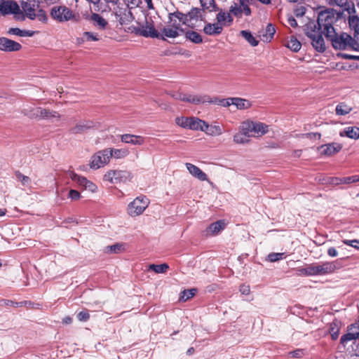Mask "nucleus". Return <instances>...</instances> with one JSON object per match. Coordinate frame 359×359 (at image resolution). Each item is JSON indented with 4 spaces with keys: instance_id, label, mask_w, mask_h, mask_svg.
<instances>
[{
    "instance_id": "bb28decb",
    "label": "nucleus",
    "mask_w": 359,
    "mask_h": 359,
    "mask_svg": "<svg viewBox=\"0 0 359 359\" xmlns=\"http://www.w3.org/2000/svg\"><path fill=\"white\" fill-rule=\"evenodd\" d=\"M348 25L351 29L354 31L353 36L356 41L359 42V18L356 15H350L348 17Z\"/></svg>"
},
{
    "instance_id": "0e129e2a",
    "label": "nucleus",
    "mask_w": 359,
    "mask_h": 359,
    "mask_svg": "<svg viewBox=\"0 0 359 359\" xmlns=\"http://www.w3.org/2000/svg\"><path fill=\"white\" fill-rule=\"evenodd\" d=\"M68 197L72 200H79L81 197L80 193L74 189H71L69 191Z\"/></svg>"
},
{
    "instance_id": "cd10ccee",
    "label": "nucleus",
    "mask_w": 359,
    "mask_h": 359,
    "mask_svg": "<svg viewBox=\"0 0 359 359\" xmlns=\"http://www.w3.org/2000/svg\"><path fill=\"white\" fill-rule=\"evenodd\" d=\"M253 121L247 120L245 121H243L241 123V126H239V130H241V131L243 132L244 134L248 135V137H253Z\"/></svg>"
},
{
    "instance_id": "2f4dec72",
    "label": "nucleus",
    "mask_w": 359,
    "mask_h": 359,
    "mask_svg": "<svg viewBox=\"0 0 359 359\" xmlns=\"http://www.w3.org/2000/svg\"><path fill=\"white\" fill-rule=\"evenodd\" d=\"M203 132L212 136H218L222 134L223 131L219 126H210L208 123H205Z\"/></svg>"
},
{
    "instance_id": "338daca9",
    "label": "nucleus",
    "mask_w": 359,
    "mask_h": 359,
    "mask_svg": "<svg viewBox=\"0 0 359 359\" xmlns=\"http://www.w3.org/2000/svg\"><path fill=\"white\" fill-rule=\"evenodd\" d=\"M343 243L359 250V240H344Z\"/></svg>"
},
{
    "instance_id": "13d9d810",
    "label": "nucleus",
    "mask_w": 359,
    "mask_h": 359,
    "mask_svg": "<svg viewBox=\"0 0 359 359\" xmlns=\"http://www.w3.org/2000/svg\"><path fill=\"white\" fill-rule=\"evenodd\" d=\"M123 249V245L121 244H115L112 245L107 246L106 248V252L107 253H118Z\"/></svg>"
},
{
    "instance_id": "79ce46f5",
    "label": "nucleus",
    "mask_w": 359,
    "mask_h": 359,
    "mask_svg": "<svg viewBox=\"0 0 359 359\" xmlns=\"http://www.w3.org/2000/svg\"><path fill=\"white\" fill-rule=\"evenodd\" d=\"M241 35L252 46H257L259 43L257 41L251 34L250 32L243 30L241 32Z\"/></svg>"
},
{
    "instance_id": "58836bf2",
    "label": "nucleus",
    "mask_w": 359,
    "mask_h": 359,
    "mask_svg": "<svg viewBox=\"0 0 359 359\" xmlns=\"http://www.w3.org/2000/svg\"><path fill=\"white\" fill-rule=\"evenodd\" d=\"M203 10H209L210 12L219 11L215 0H200Z\"/></svg>"
},
{
    "instance_id": "6e6d98bb",
    "label": "nucleus",
    "mask_w": 359,
    "mask_h": 359,
    "mask_svg": "<svg viewBox=\"0 0 359 359\" xmlns=\"http://www.w3.org/2000/svg\"><path fill=\"white\" fill-rule=\"evenodd\" d=\"M103 180L104 181H107V182H109L111 183H114L116 184V174H115V170H110L109 171H107L104 177H103Z\"/></svg>"
},
{
    "instance_id": "37998d69",
    "label": "nucleus",
    "mask_w": 359,
    "mask_h": 359,
    "mask_svg": "<svg viewBox=\"0 0 359 359\" xmlns=\"http://www.w3.org/2000/svg\"><path fill=\"white\" fill-rule=\"evenodd\" d=\"M287 47L294 52H298L302 44L296 38L292 36L287 43Z\"/></svg>"
},
{
    "instance_id": "c85d7f7f",
    "label": "nucleus",
    "mask_w": 359,
    "mask_h": 359,
    "mask_svg": "<svg viewBox=\"0 0 359 359\" xmlns=\"http://www.w3.org/2000/svg\"><path fill=\"white\" fill-rule=\"evenodd\" d=\"M93 126V123L92 122L86 121L76 124L74 127L71 128L70 131L74 134L81 133L86 130L91 128Z\"/></svg>"
},
{
    "instance_id": "6ab92c4d",
    "label": "nucleus",
    "mask_w": 359,
    "mask_h": 359,
    "mask_svg": "<svg viewBox=\"0 0 359 359\" xmlns=\"http://www.w3.org/2000/svg\"><path fill=\"white\" fill-rule=\"evenodd\" d=\"M199 95H191L177 93L172 95V97L175 100H179L183 102H187L194 104H199Z\"/></svg>"
},
{
    "instance_id": "a211bd4d",
    "label": "nucleus",
    "mask_w": 359,
    "mask_h": 359,
    "mask_svg": "<svg viewBox=\"0 0 359 359\" xmlns=\"http://www.w3.org/2000/svg\"><path fill=\"white\" fill-rule=\"evenodd\" d=\"M341 149V145L337 143H331L323 145L319 148L320 152L326 156H332Z\"/></svg>"
},
{
    "instance_id": "de8ad7c7",
    "label": "nucleus",
    "mask_w": 359,
    "mask_h": 359,
    "mask_svg": "<svg viewBox=\"0 0 359 359\" xmlns=\"http://www.w3.org/2000/svg\"><path fill=\"white\" fill-rule=\"evenodd\" d=\"M168 22L170 24L169 26L170 27L176 28L178 32L184 33V29L181 27L180 22L179 21L177 22V20L174 16H172L171 13L168 14Z\"/></svg>"
},
{
    "instance_id": "72a5a7b5",
    "label": "nucleus",
    "mask_w": 359,
    "mask_h": 359,
    "mask_svg": "<svg viewBox=\"0 0 359 359\" xmlns=\"http://www.w3.org/2000/svg\"><path fill=\"white\" fill-rule=\"evenodd\" d=\"M352 111V107L344 102H341L336 106V114L339 116H345Z\"/></svg>"
},
{
    "instance_id": "4468645a",
    "label": "nucleus",
    "mask_w": 359,
    "mask_h": 359,
    "mask_svg": "<svg viewBox=\"0 0 359 359\" xmlns=\"http://www.w3.org/2000/svg\"><path fill=\"white\" fill-rule=\"evenodd\" d=\"M355 330V331H353V332H348L346 334H344L341 337V343L346 346V344L351 341H354L353 344L356 346L357 339L359 341V324L356 323L354 325H352L351 330Z\"/></svg>"
},
{
    "instance_id": "603ef678",
    "label": "nucleus",
    "mask_w": 359,
    "mask_h": 359,
    "mask_svg": "<svg viewBox=\"0 0 359 359\" xmlns=\"http://www.w3.org/2000/svg\"><path fill=\"white\" fill-rule=\"evenodd\" d=\"M276 33V29L271 24H269L266 28V34L264 35L266 41H270Z\"/></svg>"
},
{
    "instance_id": "c9c22d12",
    "label": "nucleus",
    "mask_w": 359,
    "mask_h": 359,
    "mask_svg": "<svg viewBox=\"0 0 359 359\" xmlns=\"http://www.w3.org/2000/svg\"><path fill=\"white\" fill-rule=\"evenodd\" d=\"M53 118L59 119L60 114L55 111L43 108V110L41 111V119L51 120Z\"/></svg>"
},
{
    "instance_id": "c03bdc74",
    "label": "nucleus",
    "mask_w": 359,
    "mask_h": 359,
    "mask_svg": "<svg viewBox=\"0 0 359 359\" xmlns=\"http://www.w3.org/2000/svg\"><path fill=\"white\" fill-rule=\"evenodd\" d=\"M69 177L74 182H77L80 186L85 187L88 182V180L82 176H79L74 172H69Z\"/></svg>"
},
{
    "instance_id": "09e8293b",
    "label": "nucleus",
    "mask_w": 359,
    "mask_h": 359,
    "mask_svg": "<svg viewBox=\"0 0 359 359\" xmlns=\"http://www.w3.org/2000/svg\"><path fill=\"white\" fill-rule=\"evenodd\" d=\"M230 14L233 15L236 18H241L243 15V11L242 8L238 4L233 3L229 8Z\"/></svg>"
},
{
    "instance_id": "69168bd1",
    "label": "nucleus",
    "mask_w": 359,
    "mask_h": 359,
    "mask_svg": "<svg viewBox=\"0 0 359 359\" xmlns=\"http://www.w3.org/2000/svg\"><path fill=\"white\" fill-rule=\"evenodd\" d=\"M89 318L90 315L87 311H82L77 314V318L80 321H87Z\"/></svg>"
},
{
    "instance_id": "e433bc0d",
    "label": "nucleus",
    "mask_w": 359,
    "mask_h": 359,
    "mask_svg": "<svg viewBox=\"0 0 359 359\" xmlns=\"http://www.w3.org/2000/svg\"><path fill=\"white\" fill-rule=\"evenodd\" d=\"M187 16H188L189 24L192 20H198V19L202 20L201 11L198 8H192L190 11L187 13Z\"/></svg>"
},
{
    "instance_id": "1a4fd4ad",
    "label": "nucleus",
    "mask_w": 359,
    "mask_h": 359,
    "mask_svg": "<svg viewBox=\"0 0 359 359\" xmlns=\"http://www.w3.org/2000/svg\"><path fill=\"white\" fill-rule=\"evenodd\" d=\"M318 276H325L332 273L337 269L335 262H324L315 263Z\"/></svg>"
},
{
    "instance_id": "0eeeda50",
    "label": "nucleus",
    "mask_w": 359,
    "mask_h": 359,
    "mask_svg": "<svg viewBox=\"0 0 359 359\" xmlns=\"http://www.w3.org/2000/svg\"><path fill=\"white\" fill-rule=\"evenodd\" d=\"M135 32L144 37L157 38L160 37V33L155 29L153 22L147 21L138 27H135Z\"/></svg>"
},
{
    "instance_id": "a18cd8bd",
    "label": "nucleus",
    "mask_w": 359,
    "mask_h": 359,
    "mask_svg": "<svg viewBox=\"0 0 359 359\" xmlns=\"http://www.w3.org/2000/svg\"><path fill=\"white\" fill-rule=\"evenodd\" d=\"M43 110L41 107L33 108L30 110L25 109V114L32 118H39L41 119V111Z\"/></svg>"
},
{
    "instance_id": "393cba45",
    "label": "nucleus",
    "mask_w": 359,
    "mask_h": 359,
    "mask_svg": "<svg viewBox=\"0 0 359 359\" xmlns=\"http://www.w3.org/2000/svg\"><path fill=\"white\" fill-rule=\"evenodd\" d=\"M341 137H347L351 139L357 140L359 138V128L356 126H348L339 132Z\"/></svg>"
},
{
    "instance_id": "4c0bfd02",
    "label": "nucleus",
    "mask_w": 359,
    "mask_h": 359,
    "mask_svg": "<svg viewBox=\"0 0 359 359\" xmlns=\"http://www.w3.org/2000/svg\"><path fill=\"white\" fill-rule=\"evenodd\" d=\"M233 142L236 144H246L250 142V137H248L245 134L243 133L241 130H239L238 133H236L233 137Z\"/></svg>"
},
{
    "instance_id": "f704fd0d",
    "label": "nucleus",
    "mask_w": 359,
    "mask_h": 359,
    "mask_svg": "<svg viewBox=\"0 0 359 359\" xmlns=\"http://www.w3.org/2000/svg\"><path fill=\"white\" fill-rule=\"evenodd\" d=\"M109 149L110 158L114 157L116 159L123 158L128 154V151L127 149Z\"/></svg>"
},
{
    "instance_id": "423d86ee",
    "label": "nucleus",
    "mask_w": 359,
    "mask_h": 359,
    "mask_svg": "<svg viewBox=\"0 0 359 359\" xmlns=\"http://www.w3.org/2000/svg\"><path fill=\"white\" fill-rule=\"evenodd\" d=\"M149 205V200L145 196H139L129 203L128 206V213L135 217L141 215Z\"/></svg>"
},
{
    "instance_id": "39448f33",
    "label": "nucleus",
    "mask_w": 359,
    "mask_h": 359,
    "mask_svg": "<svg viewBox=\"0 0 359 359\" xmlns=\"http://www.w3.org/2000/svg\"><path fill=\"white\" fill-rule=\"evenodd\" d=\"M110 155L109 149L97 151L90 157L89 162L90 168L93 170L103 168L109 163Z\"/></svg>"
},
{
    "instance_id": "ea45409f",
    "label": "nucleus",
    "mask_w": 359,
    "mask_h": 359,
    "mask_svg": "<svg viewBox=\"0 0 359 359\" xmlns=\"http://www.w3.org/2000/svg\"><path fill=\"white\" fill-rule=\"evenodd\" d=\"M339 325L337 322H332L329 325L328 332L330 334L332 339L336 340L339 334Z\"/></svg>"
},
{
    "instance_id": "a19ab883",
    "label": "nucleus",
    "mask_w": 359,
    "mask_h": 359,
    "mask_svg": "<svg viewBox=\"0 0 359 359\" xmlns=\"http://www.w3.org/2000/svg\"><path fill=\"white\" fill-rule=\"evenodd\" d=\"M186 38L194 43H201L203 42L202 36L196 32L188 31L185 33Z\"/></svg>"
},
{
    "instance_id": "c756f323",
    "label": "nucleus",
    "mask_w": 359,
    "mask_h": 359,
    "mask_svg": "<svg viewBox=\"0 0 359 359\" xmlns=\"http://www.w3.org/2000/svg\"><path fill=\"white\" fill-rule=\"evenodd\" d=\"M298 271L301 275L306 276H317L316 268L315 263L307 264L304 268L298 269Z\"/></svg>"
},
{
    "instance_id": "49530a36",
    "label": "nucleus",
    "mask_w": 359,
    "mask_h": 359,
    "mask_svg": "<svg viewBox=\"0 0 359 359\" xmlns=\"http://www.w3.org/2000/svg\"><path fill=\"white\" fill-rule=\"evenodd\" d=\"M171 15L174 16L180 22H182V25H190L188 16H187V13L184 14L182 12L176 11L171 13Z\"/></svg>"
},
{
    "instance_id": "680f3d73",
    "label": "nucleus",
    "mask_w": 359,
    "mask_h": 359,
    "mask_svg": "<svg viewBox=\"0 0 359 359\" xmlns=\"http://www.w3.org/2000/svg\"><path fill=\"white\" fill-rule=\"evenodd\" d=\"M306 353V351L304 349H297L293 351H290L289 355L292 358H300L303 357Z\"/></svg>"
},
{
    "instance_id": "dca6fc26",
    "label": "nucleus",
    "mask_w": 359,
    "mask_h": 359,
    "mask_svg": "<svg viewBox=\"0 0 359 359\" xmlns=\"http://www.w3.org/2000/svg\"><path fill=\"white\" fill-rule=\"evenodd\" d=\"M218 13L216 15L217 22L220 24L222 27L229 25L233 22V18L229 12H226L219 8Z\"/></svg>"
},
{
    "instance_id": "f3484780",
    "label": "nucleus",
    "mask_w": 359,
    "mask_h": 359,
    "mask_svg": "<svg viewBox=\"0 0 359 359\" xmlns=\"http://www.w3.org/2000/svg\"><path fill=\"white\" fill-rule=\"evenodd\" d=\"M225 222L223 220H219L210 224L205 231L206 236H214L219 233L225 228Z\"/></svg>"
},
{
    "instance_id": "2eb2a0df",
    "label": "nucleus",
    "mask_w": 359,
    "mask_h": 359,
    "mask_svg": "<svg viewBox=\"0 0 359 359\" xmlns=\"http://www.w3.org/2000/svg\"><path fill=\"white\" fill-rule=\"evenodd\" d=\"M185 166L189 173L194 177L197 178L198 180L201 181H208V178L207 175L203 172L196 165L190 163H185Z\"/></svg>"
},
{
    "instance_id": "5701e85b",
    "label": "nucleus",
    "mask_w": 359,
    "mask_h": 359,
    "mask_svg": "<svg viewBox=\"0 0 359 359\" xmlns=\"http://www.w3.org/2000/svg\"><path fill=\"white\" fill-rule=\"evenodd\" d=\"M253 137H261L269 131V126L264 123L253 121Z\"/></svg>"
},
{
    "instance_id": "8fccbe9b",
    "label": "nucleus",
    "mask_w": 359,
    "mask_h": 359,
    "mask_svg": "<svg viewBox=\"0 0 359 359\" xmlns=\"http://www.w3.org/2000/svg\"><path fill=\"white\" fill-rule=\"evenodd\" d=\"M169 268L168 265L165 263L161 264H151L149 269L154 271L156 273H165Z\"/></svg>"
},
{
    "instance_id": "e2e57ef3",
    "label": "nucleus",
    "mask_w": 359,
    "mask_h": 359,
    "mask_svg": "<svg viewBox=\"0 0 359 359\" xmlns=\"http://www.w3.org/2000/svg\"><path fill=\"white\" fill-rule=\"evenodd\" d=\"M306 8L304 6H298L294 10V13L296 17H302L306 13Z\"/></svg>"
},
{
    "instance_id": "774afa93",
    "label": "nucleus",
    "mask_w": 359,
    "mask_h": 359,
    "mask_svg": "<svg viewBox=\"0 0 359 359\" xmlns=\"http://www.w3.org/2000/svg\"><path fill=\"white\" fill-rule=\"evenodd\" d=\"M36 18H37L39 21L43 22L47 20L46 13L42 9L38 11L37 13H36Z\"/></svg>"
},
{
    "instance_id": "052dcab7",
    "label": "nucleus",
    "mask_w": 359,
    "mask_h": 359,
    "mask_svg": "<svg viewBox=\"0 0 359 359\" xmlns=\"http://www.w3.org/2000/svg\"><path fill=\"white\" fill-rule=\"evenodd\" d=\"M83 40L96 41L99 40V38L97 34H95L93 32H86L83 33Z\"/></svg>"
},
{
    "instance_id": "3c124183",
    "label": "nucleus",
    "mask_w": 359,
    "mask_h": 359,
    "mask_svg": "<svg viewBox=\"0 0 359 359\" xmlns=\"http://www.w3.org/2000/svg\"><path fill=\"white\" fill-rule=\"evenodd\" d=\"M196 292V289L185 290L181 292L180 299L186 302L193 297Z\"/></svg>"
},
{
    "instance_id": "9b49d317",
    "label": "nucleus",
    "mask_w": 359,
    "mask_h": 359,
    "mask_svg": "<svg viewBox=\"0 0 359 359\" xmlns=\"http://www.w3.org/2000/svg\"><path fill=\"white\" fill-rule=\"evenodd\" d=\"M22 48L20 43L6 37L0 38V50L4 52L18 51Z\"/></svg>"
},
{
    "instance_id": "f257e3e1",
    "label": "nucleus",
    "mask_w": 359,
    "mask_h": 359,
    "mask_svg": "<svg viewBox=\"0 0 359 359\" xmlns=\"http://www.w3.org/2000/svg\"><path fill=\"white\" fill-rule=\"evenodd\" d=\"M326 38L331 41L332 45L334 49L359 50V43L356 41L355 39H353L351 35L345 32L337 34L334 30V33L331 34V36H327Z\"/></svg>"
},
{
    "instance_id": "7ed1b4c3",
    "label": "nucleus",
    "mask_w": 359,
    "mask_h": 359,
    "mask_svg": "<svg viewBox=\"0 0 359 359\" xmlns=\"http://www.w3.org/2000/svg\"><path fill=\"white\" fill-rule=\"evenodd\" d=\"M316 25L313 23H308L305 29L306 35L311 39L313 47L320 53L325 50V44L323 38V32L315 29Z\"/></svg>"
},
{
    "instance_id": "4be33fe9",
    "label": "nucleus",
    "mask_w": 359,
    "mask_h": 359,
    "mask_svg": "<svg viewBox=\"0 0 359 359\" xmlns=\"http://www.w3.org/2000/svg\"><path fill=\"white\" fill-rule=\"evenodd\" d=\"M229 100L231 101L230 106L234 105L239 110L249 109L252 105L249 100L241 97H231Z\"/></svg>"
},
{
    "instance_id": "f8f14e48",
    "label": "nucleus",
    "mask_w": 359,
    "mask_h": 359,
    "mask_svg": "<svg viewBox=\"0 0 359 359\" xmlns=\"http://www.w3.org/2000/svg\"><path fill=\"white\" fill-rule=\"evenodd\" d=\"M20 11V7L16 2L5 1L0 0V13L7 15L10 13L16 14Z\"/></svg>"
},
{
    "instance_id": "6e6552de",
    "label": "nucleus",
    "mask_w": 359,
    "mask_h": 359,
    "mask_svg": "<svg viewBox=\"0 0 359 359\" xmlns=\"http://www.w3.org/2000/svg\"><path fill=\"white\" fill-rule=\"evenodd\" d=\"M40 0H20V4L26 16L30 20L36 18V11L39 8Z\"/></svg>"
},
{
    "instance_id": "4d7b16f0",
    "label": "nucleus",
    "mask_w": 359,
    "mask_h": 359,
    "mask_svg": "<svg viewBox=\"0 0 359 359\" xmlns=\"http://www.w3.org/2000/svg\"><path fill=\"white\" fill-rule=\"evenodd\" d=\"M189 121L190 118H186V117H177L175 119L176 123L182 128H189Z\"/></svg>"
},
{
    "instance_id": "a878e982",
    "label": "nucleus",
    "mask_w": 359,
    "mask_h": 359,
    "mask_svg": "<svg viewBox=\"0 0 359 359\" xmlns=\"http://www.w3.org/2000/svg\"><path fill=\"white\" fill-rule=\"evenodd\" d=\"M116 174V184L117 183H126L130 182L133 178V175L130 172L127 170H115Z\"/></svg>"
},
{
    "instance_id": "412c9836",
    "label": "nucleus",
    "mask_w": 359,
    "mask_h": 359,
    "mask_svg": "<svg viewBox=\"0 0 359 359\" xmlns=\"http://www.w3.org/2000/svg\"><path fill=\"white\" fill-rule=\"evenodd\" d=\"M223 28L220 24L217 22L215 23H206L203 32L208 35H218L222 33Z\"/></svg>"
},
{
    "instance_id": "5fc2aeb1",
    "label": "nucleus",
    "mask_w": 359,
    "mask_h": 359,
    "mask_svg": "<svg viewBox=\"0 0 359 359\" xmlns=\"http://www.w3.org/2000/svg\"><path fill=\"white\" fill-rule=\"evenodd\" d=\"M239 4L242 8L244 14L247 16L250 15L251 10L249 7L250 0H239Z\"/></svg>"
},
{
    "instance_id": "bf43d9fd",
    "label": "nucleus",
    "mask_w": 359,
    "mask_h": 359,
    "mask_svg": "<svg viewBox=\"0 0 359 359\" xmlns=\"http://www.w3.org/2000/svg\"><path fill=\"white\" fill-rule=\"evenodd\" d=\"M283 253L271 252L268 255V260L271 262H275L283 259Z\"/></svg>"
},
{
    "instance_id": "aec40b11",
    "label": "nucleus",
    "mask_w": 359,
    "mask_h": 359,
    "mask_svg": "<svg viewBox=\"0 0 359 359\" xmlns=\"http://www.w3.org/2000/svg\"><path fill=\"white\" fill-rule=\"evenodd\" d=\"M123 142L133 145H142L144 143V138L141 136L130 134H124L121 136Z\"/></svg>"
},
{
    "instance_id": "b1692460",
    "label": "nucleus",
    "mask_w": 359,
    "mask_h": 359,
    "mask_svg": "<svg viewBox=\"0 0 359 359\" xmlns=\"http://www.w3.org/2000/svg\"><path fill=\"white\" fill-rule=\"evenodd\" d=\"M182 33L177 31L176 28H172L169 25L164 27L160 34V37L162 40H165V38H176L181 35Z\"/></svg>"
},
{
    "instance_id": "473e14b6",
    "label": "nucleus",
    "mask_w": 359,
    "mask_h": 359,
    "mask_svg": "<svg viewBox=\"0 0 359 359\" xmlns=\"http://www.w3.org/2000/svg\"><path fill=\"white\" fill-rule=\"evenodd\" d=\"M90 19L99 29H104L107 25V20L97 13H93Z\"/></svg>"
},
{
    "instance_id": "864d4df0",
    "label": "nucleus",
    "mask_w": 359,
    "mask_h": 359,
    "mask_svg": "<svg viewBox=\"0 0 359 359\" xmlns=\"http://www.w3.org/2000/svg\"><path fill=\"white\" fill-rule=\"evenodd\" d=\"M15 176L20 180L23 186L29 187L31 184V180L29 177L25 176L20 172H15Z\"/></svg>"
},
{
    "instance_id": "20e7f679",
    "label": "nucleus",
    "mask_w": 359,
    "mask_h": 359,
    "mask_svg": "<svg viewBox=\"0 0 359 359\" xmlns=\"http://www.w3.org/2000/svg\"><path fill=\"white\" fill-rule=\"evenodd\" d=\"M51 17L59 22H64L69 20H77L76 15L72 10L65 6H55L50 11Z\"/></svg>"
},
{
    "instance_id": "f03ea898",
    "label": "nucleus",
    "mask_w": 359,
    "mask_h": 359,
    "mask_svg": "<svg viewBox=\"0 0 359 359\" xmlns=\"http://www.w3.org/2000/svg\"><path fill=\"white\" fill-rule=\"evenodd\" d=\"M334 21L335 17L333 12L325 10L318 14L317 22L311 21L309 23H313L316 25L315 29L323 32V34L327 37L331 36L335 30L333 27Z\"/></svg>"
},
{
    "instance_id": "9d476101",
    "label": "nucleus",
    "mask_w": 359,
    "mask_h": 359,
    "mask_svg": "<svg viewBox=\"0 0 359 359\" xmlns=\"http://www.w3.org/2000/svg\"><path fill=\"white\" fill-rule=\"evenodd\" d=\"M229 100H231V97L221 99L218 97H210L209 95H199V104L210 103L227 107L230 106L231 101Z\"/></svg>"
},
{
    "instance_id": "ddd939ff",
    "label": "nucleus",
    "mask_w": 359,
    "mask_h": 359,
    "mask_svg": "<svg viewBox=\"0 0 359 359\" xmlns=\"http://www.w3.org/2000/svg\"><path fill=\"white\" fill-rule=\"evenodd\" d=\"M328 182L333 185L351 184L359 182V175L344 177H330Z\"/></svg>"
},
{
    "instance_id": "7c9ffc66",
    "label": "nucleus",
    "mask_w": 359,
    "mask_h": 359,
    "mask_svg": "<svg viewBox=\"0 0 359 359\" xmlns=\"http://www.w3.org/2000/svg\"><path fill=\"white\" fill-rule=\"evenodd\" d=\"M206 122L196 117L190 118L189 127L191 130H201L203 131Z\"/></svg>"
}]
</instances>
